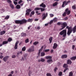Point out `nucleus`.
<instances>
[{"instance_id":"nucleus-3","label":"nucleus","mask_w":76,"mask_h":76,"mask_svg":"<svg viewBox=\"0 0 76 76\" xmlns=\"http://www.w3.org/2000/svg\"><path fill=\"white\" fill-rule=\"evenodd\" d=\"M67 25V24L66 22L62 23L61 24V27H62V28H60L59 29V31H61V30H63L65 28H66Z\"/></svg>"},{"instance_id":"nucleus-1","label":"nucleus","mask_w":76,"mask_h":76,"mask_svg":"<svg viewBox=\"0 0 76 76\" xmlns=\"http://www.w3.org/2000/svg\"><path fill=\"white\" fill-rule=\"evenodd\" d=\"M66 28L68 29L67 34L68 35H70V34L72 32V27H69V26H67Z\"/></svg>"},{"instance_id":"nucleus-28","label":"nucleus","mask_w":76,"mask_h":76,"mask_svg":"<svg viewBox=\"0 0 76 76\" xmlns=\"http://www.w3.org/2000/svg\"><path fill=\"white\" fill-rule=\"evenodd\" d=\"M22 3V4H20V6H23V1H22V0H20L19 1V4H20V3Z\"/></svg>"},{"instance_id":"nucleus-21","label":"nucleus","mask_w":76,"mask_h":76,"mask_svg":"<svg viewBox=\"0 0 76 76\" xmlns=\"http://www.w3.org/2000/svg\"><path fill=\"white\" fill-rule=\"evenodd\" d=\"M10 6L12 9H13L14 8V5L12 4H10Z\"/></svg>"},{"instance_id":"nucleus-14","label":"nucleus","mask_w":76,"mask_h":76,"mask_svg":"<svg viewBox=\"0 0 76 76\" xmlns=\"http://www.w3.org/2000/svg\"><path fill=\"white\" fill-rule=\"evenodd\" d=\"M73 31V33H75L76 31V26H75V27L72 28V29Z\"/></svg>"},{"instance_id":"nucleus-8","label":"nucleus","mask_w":76,"mask_h":76,"mask_svg":"<svg viewBox=\"0 0 76 76\" xmlns=\"http://www.w3.org/2000/svg\"><path fill=\"white\" fill-rule=\"evenodd\" d=\"M66 5H67V3H66V1H64L63 2L62 7H65L66 6Z\"/></svg>"},{"instance_id":"nucleus-59","label":"nucleus","mask_w":76,"mask_h":76,"mask_svg":"<svg viewBox=\"0 0 76 76\" xmlns=\"http://www.w3.org/2000/svg\"><path fill=\"white\" fill-rule=\"evenodd\" d=\"M68 19V18L67 17H66L64 19V20H67V19Z\"/></svg>"},{"instance_id":"nucleus-51","label":"nucleus","mask_w":76,"mask_h":76,"mask_svg":"<svg viewBox=\"0 0 76 76\" xmlns=\"http://www.w3.org/2000/svg\"><path fill=\"white\" fill-rule=\"evenodd\" d=\"M40 9H41V12H43V11L45 10V9L44 8H40Z\"/></svg>"},{"instance_id":"nucleus-64","label":"nucleus","mask_w":76,"mask_h":76,"mask_svg":"<svg viewBox=\"0 0 76 76\" xmlns=\"http://www.w3.org/2000/svg\"><path fill=\"white\" fill-rule=\"evenodd\" d=\"M38 19H34V21H38Z\"/></svg>"},{"instance_id":"nucleus-54","label":"nucleus","mask_w":76,"mask_h":76,"mask_svg":"<svg viewBox=\"0 0 76 76\" xmlns=\"http://www.w3.org/2000/svg\"><path fill=\"white\" fill-rule=\"evenodd\" d=\"M12 58H15L16 57V55H13L12 56Z\"/></svg>"},{"instance_id":"nucleus-49","label":"nucleus","mask_w":76,"mask_h":76,"mask_svg":"<svg viewBox=\"0 0 76 76\" xmlns=\"http://www.w3.org/2000/svg\"><path fill=\"white\" fill-rule=\"evenodd\" d=\"M15 8H16V9H19V5H17L16 6Z\"/></svg>"},{"instance_id":"nucleus-10","label":"nucleus","mask_w":76,"mask_h":76,"mask_svg":"<svg viewBox=\"0 0 76 76\" xmlns=\"http://www.w3.org/2000/svg\"><path fill=\"white\" fill-rule=\"evenodd\" d=\"M18 42H17L15 43V47H14V49L15 50L18 49Z\"/></svg>"},{"instance_id":"nucleus-25","label":"nucleus","mask_w":76,"mask_h":76,"mask_svg":"<svg viewBox=\"0 0 76 76\" xmlns=\"http://www.w3.org/2000/svg\"><path fill=\"white\" fill-rule=\"evenodd\" d=\"M27 22H32V21H33V19H29L28 20H27Z\"/></svg>"},{"instance_id":"nucleus-34","label":"nucleus","mask_w":76,"mask_h":76,"mask_svg":"<svg viewBox=\"0 0 76 76\" xmlns=\"http://www.w3.org/2000/svg\"><path fill=\"white\" fill-rule=\"evenodd\" d=\"M31 50V51H34V46H32L31 47V48H30Z\"/></svg>"},{"instance_id":"nucleus-46","label":"nucleus","mask_w":76,"mask_h":76,"mask_svg":"<svg viewBox=\"0 0 76 76\" xmlns=\"http://www.w3.org/2000/svg\"><path fill=\"white\" fill-rule=\"evenodd\" d=\"M58 75H59V76H61L62 75V72H59L58 74Z\"/></svg>"},{"instance_id":"nucleus-58","label":"nucleus","mask_w":76,"mask_h":76,"mask_svg":"<svg viewBox=\"0 0 76 76\" xmlns=\"http://www.w3.org/2000/svg\"><path fill=\"white\" fill-rule=\"evenodd\" d=\"M66 69H65L64 71V73H65V72H66V70H68V69H67V68H66Z\"/></svg>"},{"instance_id":"nucleus-52","label":"nucleus","mask_w":76,"mask_h":76,"mask_svg":"<svg viewBox=\"0 0 76 76\" xmlns=\"http://www.w3.org/2000/svg\"><path fill=\"white\" fill-rule=\"evenodd\" d=\"M31 14H32L33 15H34V14H35V12L32 11L31 12Z\"/></svg>"},{"instance_id":"nucleus-16","label":"nucleus","mask_w":76,"mask_h":76,"mask_svg":"<svg viewBox=\"0 0 76 76\" xmlns=\"http://www.w3.org/2000/svg\"><path fill=\"white\" fill-rule=\"evenodd\" d=\"M57 47V45L56 43H54L53 45V49H56Z\"/></svg>"},{"instance_id":"nucleus-23","label":"nucleus","mask_w":76,"mask_h":76,"mask_svg":"<svg viewBox=\"0 0 76 76\" xmlns=\"http://www.w3.org/2000/svg\"><path fill=\"white\" fill-rule=\"evenodd\" d=\"M45 53L44 52H42L40 54L41 57H43L45 56Z\"/></svg>"},{"instance_id":"nucleus-7","label":"nucleus","mask_w":76,"mask_h":76,"mask_svg":"<svg viewBox=\"0 0 76 76\" xmlns=\"http://www.w3.org/2000/svg\"><path fill=\"white\" fill-rule=\"evenodd\" d=\"M48 14L47 13H46V14H45V13H44L42 14V16H43V18H42V20H44L45 18H46V17L47 16V15Z\"/></svg>"},{"instance_id":"nucleus-4","label":"nucleus","mask_w":76,"mask_h":76,"mask_svg":"<svg viewBox=\"0 0 76 76\" xmlns=\"http://www.w3.org/2000/svg\"><path fill=\"white\" fill-rule=\"evenodd\" d=\"M32 11V10L30 9H27L26 10V15H27V16H29V14H30V12H31Z\"/></svg>"},{"instance_id":"nucleus-13","label":"nucleus","mask_w":76,"mask_h":76,"mask_svg":"<svg viewBox=\"0 0 76 76\" xmlns=\"http://www.w3.org/2000/svg\"><path fill=\"white\" fill-rule=\"evenodd\" d=\"M5 33L6 31H5L4 30L0 32V35H4V34H5Z\"/></svg>"},{"instance_id":"nucleus-20","label":"nucleus","mask_w":76,"mask_h":76,"mask_svg":"<svg viewBox=\"0 0 76 76\" xmlns=\"http://www.w3.org/2000/svg\"><path fill=\"white\" fill-rule=\"evenodd\" d=\"M40 7H46V6L44 4V3H42L40 5Z\"/></svg>"},{"instance_id":"nucleus-17","label":"nucleus","mask_w":76,"mask_h":76,"mask_svg":"<svg viewBox=\"0 0 76 76\" xmlns=\"http://www.w3.org/2000/svg\"><path fill=\"white\" fill-rule=\"evenodd\" d=\"M45 58L46 59H51L52 57L51 56H46Z\"/></svg>"},{"instance_id":"nucleus-56","label":"nucleus","mask_w":76,"mask_h":76,"mask_svg":"<svg viewBox=\"0 0 76 76\" xmlns=\"http://www.w3.org/2000/svg\"><path fill=\"white\" fill-rule=\"evenodd\" d=\"M50 17H53V16H54V15L52 14H50Z\"/></svg>"},{"instance_id":"nucleus-61","label":"nucleus","mask_w":76,"mask_h":76,"mask_svg":"<svg viewBox=\"0 0 76 76\" xmlns=\"http://www.w3.org/2000/svg\"><path fill=\"white\" fill-rule=\"evenodd\" d=\"M14 73V71H12V72H11V74L12 75H13Z\"/></svg>"},{"instance_id":"nucleus-18","label":"nucleus","mask_w":76,"mask_h":76,"mask_svg":"<svg viewBox=\"0 0 76 76\" xmlns=\"http://www.w3.org/2000/svg\"><path fill=\"white\" fill-rule=\"evenodd\" d=\"M61 58H67V55H65L62 56H61Z\"/></svg>"},{"instance_id":"nucleus-9","label":"nucleus","mask_w":76,"mask_h":76,"mask_svg":"<svg viewBox=\"0 0 76 76\" xmlns=\"http://www.w3.org/2000/svg\"><path fill=\"white\" fill-rule=\"evenodd\" d=\"M65 12H66V13L68 15L70 13V11L69 10V9L68 8L66 9L65 10Z\"/></svg>"},{"instance_id":"nucleus-41","label":"nucleus","mask_w":76,"mask_h":76,"mask_svg":"<svg viewBox=\"0 0 76 76\" xmlns=\"http://www.w3.org/2000/svg\"><path fill=\"white\" fill-rule=\"evenodd\" d=\"M49 51H50V49H48L45 50H44V52H45L46 53H47V52H48Z\"/></svg>"},{"instance_id":"nucleus-35","label":"nucleus","mask_w":76,"mask_h":76,"mask_svg":"<svg viewBox=\"0 0 76 76\" xmlns=\"http://www.w3.org/2000/svg\"><path fill=\"white\" fill-rule=\"evenodd\" d=\"M22 51H25V50H26V47H24L22 48Z\"/></svg>"},{"instance_id":"nucleus-32","label":"nucleus","mask_w":76,"mask_h":76,"mask_svg":"<svg viewBox=\"0 0 76 76\" xmlns=\"http://www.w3.org/2000/svg\"><path fill=\"white\" fill-rule=\"evenodd\" d=\"M39 43V42H35L33 43V44L34 45H37V44H38Z\"/></svg>"},{"instance_id":"nucleus-63","label":"nucleus","mask_w":76,"mask_h":76,"mask_svg":"<svg viewBox=\"0 0 76 76\" xmlns=\"http://www.w3.org/2000/svg\"><path fill=\"white\" fill-rule=\"evenodd\" d=\"M57 70V68L56 67L54 69V70L56 72Z\"/></svg>"},{"instance_id":"nucleus-60","label":"nucleus","mask_w":76,"mask_h":76,"mask_svg":"<svg viewBox=\"0 0 76 76\" xmlns=\"http://www.w3.org/2000/svg\"><path fill=\"white\" fill-rule=\"evenodd\" d=\"M75 45H72V49H73V50H74L75 48Z\"/></svg>"},{"instance_id":"nucleus-40","label":"nucleus","mask_w":76,"mask_h":76,"mask_svg":"<svg viewBox=\"0 0 76 76\" xmlns=\"http://www.w3.org/2000/svg\"><path fill=\"white\" fill-rule=\"evenodd\" d=\"M40 10V8L37 7L35 8L34 10Z\"/></svg>"},{"instance_id":"nucleus-43","label":"nucleus","mask_w":76,"mask_h":76,"mask_svg":"<svg viewBox=\"0 0 76 76\" xmlns=\"http://www.w3.org/2000/svg\"><path fill=\"white\" fill-rule=\"evenodd\" d=\"M72 9L75 10L76 9V6H75V5H73V6H72Z\"/></svg>"},{"instance_id":"nucleus-38","label":"nucleus","mask_w":76,"mask_h":76,"mask_svg":"<svg viewBox=\"0 0 76 76\" xmlns=\"http://www.w3.org/2000/svg\"><path fill=\"white\" fill-rule=\"evenodd\" d=\"M10 17V16L7 15L5 17V19H9Z\"/></svg>"},{"instance_id":"nucleus-27","label":"nucleus","mask_w":76,"mask_h":76,"mask_svg":"<svg viewBox=\"0 0 76 76\" xmlns=\"http://www.w3.org/2000/svg\"><path fill=\"white\" fill-rule=\"evenodd\" d=\"M21 36L22 37H25L26 36V33H22L21 34Z\"/></svg>"},{"instance_id":"nucleus-29","label":"nucleus","mask_w":76,"mask_h":76,"mask_svg":"<svg viewBox=\"0 0 76 76\" xmlns=\"http://www.w3.org/2000/svg\"><path fill=\"white\" fill-rule=\"evenodd\" d=\"M34 28H35V29H36L39 30V29H40L41 27H40V26H37V27H35Z\"/></svg>"},{"instance_id":"nucleus-62","label":"nucleus","mask_w":76,"mask_h":76,"mask_svg":"<svg viewBox=\"0 0 76 76\" xmlns=\"http://www.w3.org/2000/svg\"><path fill=\"white\" fill-rule=\"evenodd\" d=\"M2 58H3V56H0V58H1V59H2Z\"/></svg>"},{"instance_id":"nucleus-26","label":"nucleus","mask_w":76,"mask_h":76,"mask_svg":"<svg viewBox=\"0 0 76 76\" xmlns=\"http://www.w3.org/2000/svg\"><path fill=\"white\" fill-rule=\"evenodd\" d=\"M76 59V56L74 57H72L70 58V59L71 60H75Z\"/></svg>"},{"instance_id":"nucleus-50","label":"nucleus","mask_w":76,"mask_h":76,"mask_svg":"<svg viewBox=\"0 0 76 76\" xmlns=\"http://www.w3.org/2000/svg\"><path fill=\"white\" fill-rule=\"evenodd\" d=\"M41 61L44 62V61H45V59L42 58H41Z\"/></svg>"},{"instance_id":"nucleus-30","label":"nucleus","mask_w":76,"mask_h":76,"mask_svg":"<svg viewBox=\"0 0 76 76\" xmlns=\"http://www.w3.org/2000/svg\"><path fill=\"white\" fill-rule=\"evenodd\" d=\"M58 20V19H57V18H54L53 20V21L54 22H56Z\"/></svg>"},{"instance_id":"nucleus-39","label":"nucleus","mask_w":76,"mask_h":76,"mask_svg":"<svg viewBox=\"0 0 76 76\" xmlns=\"http://www.w3.org/2000/svg\"><path fill=\"white\" fill-rule=\"evenodd\" d=\"M15 23L19 24V20H15Z\"/></svg>"},{"instance_id":"nucleus-57","label":"nucleus","mask_w":76,"mask_h":76,"mask_svg":"<svg viewBox=\"0 0 76 76\" xmlns=\"http://www.w3.org/2000/svg\"><path fill=\"white\" fill-rule=\"evenodd\" d=\"M14 4H15V5H16V4H18V2L15 1H14Z\"/></svg>"},{"instance_id":"nucleus-45","label":"nucleus","mask_w":76,"mask_h":76,"mask_svg":"<svg viewBox=\"0 0 76 76\" xmlns=\"http://www.w3.org/2000/svg\"><path fill=\"white\" fill-rule=\"evenodd\" d=\"M7 2L8 3H11L12 1L10 0H7Z\"/></svg>"},{"instance_id":"nucleus-44","label":"nucleus","mask_w":76,"mask_h":76,"mask_svg":"<svg viewBox=\"0 0 76 76\" xmlns=\"http://www.w3.org/2000/svg\"><path fill=\"white\" fill-rule=\"evenodd\" d=\"M46 76H52V75H51V74L49 73H47L46 74Z\"/></svg>"},{"instance_id":"nucleus-11","label":"nucleus","mask_w":76,"mask_h":76,"mask_svg":"<svg viewBox=\"0 0 76 76\" xmlns=\"http://www.w3.org/2000/svg\"><path fill=\"white\" fill-rule=\"evenodd\" d=\"M43 48H44V46H42L40 49L39 50V53H38V55L39 56V55H40V53L41 51H42V49H43Z\"/></svg>"},{"instance_id":"nucleus-42","label":"nucleus","mask_w":76,"mask_h":76,"mask_svg":"<svg viewBox=\"0 0 76 76\" xmlns=\"http://www.w3.org/2000/svg\"><path fill=\"white\" fill-rule=\"evenodd\" d=\"M25 42L26 43H28V42H29V39H26L25 40Z\"/></svg>"},{"instance_id":"nucleus-37","label":"nucleus","mask_w":76,"mask_h":76,"mask_svg":"<svg viewBox=\"0 0 76 76\" xmlns=\"http://www.w3.org/2000/svg\"><path fill=\"white\" fill-rule=\"evenodd\" d=\"M52 39H53V37H51L50 38L49 40L50 41V43H51V42H52Z\"/></svg>"},{"instance_id":"nucleus-24","label":"nucleus","mask_w":76,"mask_h":76,"mask_svg":"<svg viewBox=\"0 0 76 76\" xmlns=\"http://www.w3.org/2000/svg\"><path fill=\"white\" fill-rule=\"evenodd\" d=\"M8 42L7 41H4L2 42L3 45H4V44H8Z\"/></svg>"},{"instance_id":"nucleus-6","label":"nucleus","mask_w":76,"mask_h":76,"mask_svg":"<svg viewBox=\"0 0 76 76\" xmlns=\"http://www.w3.org/2000/svg\"><path fill=\"white\" fill-rule=\"evenodd\" d=\"M9 58V56H7L5 57H4L3 59V61H4V62H6L7 61V60L8 59V58Z\"/></svg>"},{"instance_id":"nucleus-48","label":"nucleus","mask_w":76,"mask_h":76,"mask_svg":"<svg viewBox=\"0 0 76 76\" xmlns=\"http://www.w3.org/2000/svg\"><path fill=\"white\" fill-rule=\"evenodd\" d=\"M53 20H51L50 22V23H49V24L50 25H51V24H52V23H53Z\"/></svg>"},{"instance_id":"nucleus-31","label":"nucleus","mask_w":76,"mask_h":76,"mask_svg":"<svg viewBox=\"0 0 76 76\" xmlns=\"http://www.w3.org/2000/svg\"><path fill=\"white\" fill-rule=\"evenodd\" d=\"M28 55L26 53H25L23 54V57L25 59H26V57H27Z\"/></svg>"},{"instance_id":"nucleus-47","label":"nucleus","mask_w":76,"mask_h":76,"mask_svg":"<svg viewBox=\"0 0 76 76\" xmlns=\"http://www.w3.org/2000/svg\"><path fill=\"white\" fill-rule=\"evenodd\" d=\"M28 52H31L32 51V50L31 48H29L28 49Z\"/></svg>"},{"instance_id":"nucleus-19","label":"nucleus","mask_w":76,"mask_h":76,"mask_svg":"<svg viewBox=\"0 0 76 76\" xmlns=\"http://www.w3.org/2000/svg\"><path fill=\"white\" fill-rule=\"evenodd\" d=\"M67 64H72V61L70 60H67Z\"/></svg>"},{"instance_id":"nucleus-12","label":"nucleus","mask_w":76,"mask_h":76,"mask_svg":"<svg viewBox=\"0 0 76 76\" xmlns=\"http://www.w3.org/2000/svg\"><path fill=\"white\" fill-rule=\"evenodd\" d=\"M47 62L49 64H51V63H53V60L51 59H48L47 61Z\"/></svg>"},{"instance_id":"nucleus-55","label":"nucleus","mask_w":76,"mask_h":76,"mask_svg":"<svg viewBox=\"0 0 76 76\" xmlns=\"http://www.w3.org/2000/svg\"><path fill=\"white\" fill-rule=\"evenodd\" d=\"M66 15V12H64L63 14V16H65Z\"/></svg>"},{"instance_id":"nucleus-15","label":"nucleus","mask_w":76,"mask_h":76,"mask_svg":"<svg viewBox=\"0 0 76 76\" xmlns=\"http://www.w3.org/2000/svg\"><path fill=\"white\" fill-rule=\"evenodd\" d=\"M63 67L64 68H65V69H68V65L67 64H65L63 65Z\"/></svg>"},{"instance_id":"nucleus-33","label":"nucleus","mask_w":76,"mask_h":76,"mask_svg":"<svg viewBox=\"0 0 76 76\" xmlns=\"http://www.w3.org/2000/svg\"><path fill=\"white\" fill-rule=\"evenodd\" d=\"M73 75V72H71L69 73V76H72Z\"/></svg>"},{"instance_id":"nucleus-53","label":"nucleus","mask_w":76,"mask_h":76,"mask_svg":"<svg viewBox=\"0 0 76 76\" xmlns=\"http://www.w3.org/2000/svg\"><path fill=\"white\" fill-rule=\"evenodd\" d=\"M17 57H19V52H17Z\"/></svg>"},{"instance_id":"nucleus-2","label":"nucleus","mask_w":76,"mask_h":76,"mask_svg":"<svg viewBox=\"0 0 76 76\" xmlns=\"http://www.w3.org/2000/svg\"><path fill=\"white\" fill-rule=\"evenodd\" d=\"M66 33L67 31H66V30H63L60 32L59 34H60L61 35H63V37H65L66 36Z\"/></svg>"},{"instance_id":"nucleus-36","label":"nucleus","mask_w":76,"mask_h":76,"mask_svg":"<svg viewBox=\"0 0 76 76\" xmlns=\"http://www.w3.org/2000/svg\"><path fill=\"white\" fill-rule=\"evenodd\" d=\"M12 39L11 38H9L7 40V42H10L11 41H12Z\"/></svg>"},{"instance_id":"nucleus-22","label":"nucleus","mask_w":76,"mask_h":76,"mask_svg":"<svg viewBox=\"0 0 76 76\" xmlns=\"http://www.w3.org/2000/svg\"><path fill=\"white\" fill-rule=\"evenodd\" d=\"M58 4V2H56L55 3H54L53 4V6L54 7L55 6H57V4Z\"/></svg>"},{"instance_id":"nucleus-5","label":"nucleus","mask_w":76,"mask_h":76,"mask_svg":"<svg viewBox=\"0 0 76 76\" xmlns=\"http://www.w3.org/2000/svg\"><path fill=\"white\" fill-rule=\"evenodd\" d=\"M26 22H27V20L25 19H23L22 20L19 21V23L20 24V25H22V24H23V23H26Z\"/></svg>"}]
</instances>
